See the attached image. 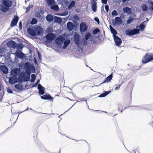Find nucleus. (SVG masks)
<instances>
[{
	"label": "nucleus",
	"mask_w": 153,
	"mask_h": 153,
	"mask_svg": "<svg viewBox=\"0 0 153 153\" xmlns=\"http://www.w3.org/2000/svg\"><path fill=\"white\" fill-rule=\"evenodd\" d=\"M3 4L4 6H1L0 9L4 12H6L11 6L12 2L10 0H3Z\"/></svg>",
	"instance_id": "nucleus-1"
},
{
	"label": "nucleus",
	"mask_w": 153,
	"mask_h": 153,
	"mask_svg": "<svg viewBox=\"0 0 153 153\" xmlns=\"http://www.w3.org/2000/svg\"><path fill=\"white\" fill-rule=\"evenodd\" d=\"M153 59V55L151 53H147L142 59V62L146 64Z\"/></svg>",
	"instance_id": "nucleus-2"
},
{
	"label": "nucleus",
	"mask_w": 153,
	"mask_h": 153,
	"mask_svg": "<svg viewBox=\"0 0 153 153\" xmlns=\"http://www.w3.org/2000/svg\"><path fill=\"white\" fill-rule=\"evenodd\" d=\"M139 31L140 30L137 28L132 30H126L125 33L127 35L131 36L138 34L139 33Z\"/></svg>",
	"instance_id": "nucleus-3"
},
{
	"label": "nucleus",
	"mask_w": 153,
	"mask_h": 153,
	"mask_svg": "<svg viewBox=\"0 0 153 153\" xmlns=\"http://www.w3.org/2000/svg\"><path fill=\"white\" fill-rule=\"evenodd\" d=\"M65 39L62 35H59L55 39V44L58 46L61 45L63 43Z\"/></svg>",
	"instance_id": "nucleus-4"
},
{
	"label": "nucleus",
	"mask_w": 153,
	"mask_h": 153,
	"mask_svg": "<svg viewBox=\"0 0 153 153\" xmlns=\"http://www.w3.org/2000/svg\"><path fill=\"white\" fill-rule=\"evenodd\" d=\"M13 54L15 55L16 57L20 58L22 59H23L24 57L25 56V54L19 50H17Z\"/></svg>",
	"instance_id": "nucleus-5"
},
{
	"label": "nucleus",
	"mask_w": 153,
	"mask_h": 153,
	"mask_svg": "<svg viewBox=\"0 0 153 153\" xmlns=\"http://www.w3.org/2000/svg\"><path fill=\"white\" fill-rule=\"evenodd\" d=\"M73 37L75 44L78 46L80 44V36L78 34L76 33L74 34Z\"/></svg>",
	"instance_id": "nucleus-6"
},
{
	"label": "nucleus",
	"mask_w": 153,
	"mask_h": 153,
	"mask_svg": "<svg viewBox=\"0 0 153 153\" xmlns=\"http://www.w3.org/2000/svg\"><path fill=\"white\" fill-rule=\"evenodd\" d=\"M112 22L114 25H120L122 24L123 23V22L120 17H116L115 18V19Z\"/></svg>",
	"instance_id": "nucleus-7"
},
{
	"label": "nucleus",
	"mask_w": 153,
	"mask_h": 153,
	"mask_svg": "<svg viewBox=\"0 0 153 153\" xmlns=\"http://www.w3.org/2000/svg\"><path fill=\"white\" fill-rule=\"evenodd\" d=\"M88 28V27L85 22H82L80 25V30L81 32L85 31Z\"/></svg>",
	"instance_id": "nucleus-8"
},
{
	"label": "nucleus",
	"mask_w": 153,
	"mask_h": 153,
	"mask_svg": "<svg viewBox=\"0 0 153 153\" xmlns=\"http://www.w3.org/2000/svg\"><path fill=\"white\" fill-rule=\"evenodd\" d=\"M20 71V69L19 68H16L13 69L11 71V74L13 76H17Z\"/></svg>",
	"instance_id": "nucleus-9"
},
{
	"label": "nucleus",
	"mask_w": 153,
	"mask_h": 153,
	"mask_svg": "<svg viewBox=\"0 0 153 153\" xmlns=\"http://www.w3.org/2000/svg\"><path fill=\"white\" fill-rule=\"evenodd\" d=\"M45 37L47 40L49 41H52L55 38L56 35L54 34L51 33L47 34Z\"/></svg>",
	"instance_id": "nucleus-10"
},
{
	"label": "nucleus",
	"mask_w": 153,
	"mask_h": 153,
	"mask_svg": "<svg viewBox=\"0 0 153 153\" xmlns=\"http://www.w3.org/2000/svg\"><path fill=\"white\" fill-rule=\"evenodd\" d=\"M19 18L17 16H15L13 19L12 20L11 24L10 26L13 27L16 25L17 24Z\"/></svg>",
	"instance_id": "nucleus-11"
},
{
	"label": "nucleus",
	"mask_w": 153,
	"mask_h": 153,
	"mask_svg": "<svg viewBox=\"0 0 153 153\" xmlns=\"http://www.w3.org/2000/svg\"><path fill=\"white\" fill-rule=\"evenodd\" d=\"M114 38L116 45L117 46H119L120 44L122 43L121 39L117 36H115Z\"/></svg>",
	"instance_id": "nucleus-12"
},
{
	"label": "nucleus",
	"mask_w": 153,
	"mask_h": 153,
	"mask_svg": "<svg viewBox=\"0 0 153 153\" xmlns=\"http://www.w3.org/2000/svg\"><path fill=\"white\" fill-rule=\"evenodd\" d=\"M38 88L39 89V93L41 95H43L45 93V88L43 87L40 84H38Z\"/></svg>",
	"instance_id": "nucleus-13"
},
{
	"label": "nucleus",
	"mask_w": 153,
	"mask_h": 153,
	"mask_svg": "<svg viewBox=\"0 0 153 153\" xmlns=\"http://www.w3.org/2000/svg\"><path fill=\"white\" fill-rule=\"evenodd\" d=\"M41 97L43 99L49 100L51 101H53V98L49 94L41 96Z\"/></svg>",
	"instance_id": "nucleus-14"
},
{
	"label": "nucleus",
	"mask_w": 153,
	"mask_h": 153,
	"mask_svg": "<svg viewBox=\"0 0 153 153\" xmlns=\"http://www.w3.org/2000/svg\"><path fill=\"white\" fill-rule=\"evenodd\" d=\"M28 33L33 36H35L36 35V32L32 28L29 27L27 29Z\"/></svg>",
	"instance_id": "nucleus-15"
},
{
	"label": "nucleus",
	"mask_w": 153,
	"mask_h": 153,
	"mask_svg": "<svg viewBox=\"0 0 153 153\" xmlns=\"http://www.w3.org/2000/svg\"><path fill=\"white\" fill-rule=\"evenodd\" d=\"M0 68L1 71L5 74H7L8 73V68L5 65H1Z\"/></svg>",
	"instance_id": "nucleus-16"
},
{
	"label": "nucleus",
	"mask_w": 153,
	"mask_h": 153,
	"mask_svg": "<svg viewBox=\"0 0 153 153\" xmlns=\"http://www.w3.org/2000/svg\"><path fill=\"white\" fill-rule=\"evenodd\" d=\"M70 42V40L68 39H67L63 42L64 45H63L62 48L63 49H66L68 45H69V43Z\"/></svg>",
	"instance_id": "nucleus-17"
},
{
	"label": "nucleus",
	"mask_w": 153,
	"mask_h": 153,
	"mask_svg": "<svg viewBox=\"0 0 153 153\" xmlns=\"http://www.w3.org/2000/svg\"><path fill=\"white\" fill-rule=\"evenodd\" d=\"M113 77L112 74H111L110 75L106 78L105 80L102 83H101L100 85L104 83L108 82H110L111 80L112 79Z\"/></svg>",
	"instance_id": "nucleus-18"
},
{
	"label": "nucleus",
	"mask_w": 153,
	"mask_h": 153,
	"mask_svg": "<svg viewBox=\"0 0 153 153\" xmlns=\"http://www.w3.org/2000/svg\"><path fill=\"white\" fill-rule=\"evenodd\" d=\"M7 45L11 48H14L16 47V43L15 42L11 41L8 43Z\"/></svg>",
	"instance_id": "nucleus-19"
},
{
	"label": "nucleus",
	"mask_w": 153,
	"mask_h": 153,
	"mask_svg": "<svg viewBox=\"0 0 153 153\" xmlns=\"http://www.w3.org/2000/svg\"><path fill=\"white\" fill-rule=\"evenodd\" d=\"M67 26L68 29L70 30H72L74 28V25L71 22H68L67 24Z\"/></svg>",
	"instance_id": "nucleus-20"
},
{
	"label": "nucleus",
	"mask_w": 153,
	"mask_h": 153,
	"mask_svg": "<svg viewBox=\"0 0 153 153\" xmlns=\"http://www.w3.org/2000/svg\"><path fill=\"white\" fill-rule=\"evenodd\" d=\"M109 27L110 29L111 32L113 34V37H114L115 36H116V34L117 33L116 30L111 25H110Z\"/></svg>",
	"instance_id": "nucleus-21"
},
{
	"label": "nucleus",
	"mask_w": 153,
	"mask_h": 153,
	"mask_svg": "<svg viewBox=\"0 0 153 153\" xmlns=\"http://www.w3.org/2000/svg\"><path fill=\"white\" fill-rule=\"evenodd\" d=\"M123 10L125 13H127L128 14H129L131 13V9L128 7H123Z\"/></svg>",
	"instance_id": "nucleus-22"
},
{
	"label": "nucleus",
	"mask_w": 153,
	"mask_h": 153,
	"mask_svg": "<svg viewBox=\"0 0 153 153\" xmlns=\"http://www.w3.org/2000/svg\"><path fill=\"white\" fill-rule=\"evenodd\" d=\"M53 16L51 14H48L46 17V19L48 22H51L53 20Z\"/></svg>",
	"instance_id": "nucleus-23"
},
{
	"label": "nucleus",
	"mask_w": 153,
	"mask_h": 153,
	"mask_svg": "<svg viewBox=\"0 0 153 153\" xmlns=\"http://www.w3.org/2000/svg\"><path fill=\"white\" fill-rule=\"evenodd\" d=\"M136 28L137 29L139 27L141 31H143L144 30V28H145V25H144V23H141L139 26L138 25L136 27Z\"/></svg>",
	"instance_id": "nucleus-24"
},
{
	"label": "nucleus",
	"mask_w": 153,
	"mask_h": 153,
	"mask_svg": "<svg viewBox=\"0 0 153 153\" xmlns=\"http://www.w3.org/2000/svg\"><path fill=\"white\" fill-rule=\"evenodd\" d=\"M30 74L28 72H27V76L26 77L25 76V74H24V75H23L22 76V77L24 79V80L25 81H28L29 79L30 78Z\"/></svg>",
	"instance_id": "nucleus-25"
},
{
	"label": "nucleus",
	"mask_w": 153,
	"mask_h": 153,
	"mask_svg": "<svg viewBox=\"0 0 153 153\" xmlns=\"http://www.w3.org/2000/svg\"><path fill=\"white\" fill-rule=\"evenodd\" d=\"M46 1L49 6H51L55 4V1L54 0H46Z\"/></svg>",
	"instance_id": "nucleus-26"
},
{
	"label": "nucleus",
	"mask_w": 153,
	"mask_h": 153,
	"mask_svg": "<svg viewBox=\"0 0 153 153\" xmlns=\"http://www.w3.org/2000/svg\"><path fill=\"white\" fill-rule=\"evenodd\" d=\"M16 80L15 78L13 77H10L9 79V82L10 83L13 84L16 82Z\"/></svg>",
	"instance_id": "nucleus-27"
},
{
	"label": "nucleus",
	"mask_w": 153,
	"mask_h": 153,
	"mask_svg": "<svg viewBox=\"0 0 153 153\" xmlns=\"http://www.w3.org/2000/svg\"><path fill=\"white\" fill-rule=\"evenodd\" d=\"M111 92V91H105V92L101 94L99 96L100 97H105L109 94Z\"/></svg>",
	"instance_id": "nucleus-28"
},
{
	"label": "nucleus",
	"mask_w": 153,
	"mask_h": 153,
	"mask_svg": "<svg viewBox=\"0 0 153 153\" xmlns=\"http://www.w3.org/2000/svg\"><path fill=\"white\" fill-rule=\"evenodd\" d=\"M91 7L93 11L95 12L97 10V6L96 5V3L94 1L93 3L92 4Z\"/></svg>",
	"instance_id": "nucleus-29"
},
{
	"label": "nucleus",
	"mask_w": 153,
	"mask_h": 153,
	"mask_svg": "<svg viewBox=\"0 0 153 153\" xmlns=\"http://www.w3.org/2000/svg\"><path fill=\"white\" fill-rule=\"evenodd\" d=\"M92 37V36L90 33H86L85 36V39L87 40L90 38Z\"/></svg>",
	"instance_id": "nucleus-30"
},
{
	"label": "nucleus",
	"mask_w": 153,
	"mask_h": 153,
	"mask_svg": "<svg viewBox=\"0 0 153 153\" xmlns=\"http://www.w3.org/2000/svg\"><path fill=\"white\" fill-rule=\"evenodd\" d=\"M141 9L143 11H147L148 9V7L145 4L141 5Z\"/></svg>",
	"instance_id": "nucleus-31"
},
{
	"label": "nucleus",
	"mask_w": 153,
	"mask_h": 153,
	"mask_svg": "<svg viewBox=\"0 0 153 153\" xmlns=\"http://www.w3.org/2000/svg\"><path fill=\"white\" fill-rule=\"evenodd\" d=\"M134 20L133 17L131 16H130L128 19L126 20V22L128 24H130Z\"/></svg>",
	"instance_id": "nucleus-32"
},
{
	"label": "nucleus",
	"mask_w": 153,
	"mask_h": 153,
	"mask_svg": "<svg viewBox=\"0 0 153 153\" xmlns=\"http://www.w3.org/2000/svg\"><path fill=\"white\" fill-rule=\"evenodd\" d=\"M24 68L25 69L29 70L30 69V66L29 62H26L24 65Z\"/></svg>",
	"instance_id": "nucleus-33"
},
{
	"label": "nucleus",
	"mask_w": 153,
	"mask_h": 153,
	"mask_svg": "<svg viewBox=\"0 0 153 153\" xmlns=\"http://www.w3.org/2000/svg\"><path fill=\"white\" fill-rule=\"evenodd\" d=\"M51 8L52 10H53L56 11H58L59 10L58 6L57 5H54L51 6Z\"/></svg>",
	"instance_id": "nucleus-34"
},
{
	"label": "nucleus",
	"mask_w": 153,
	"mask_h": 153,
	"mask_svg": "<svg viewBox=\"0 0 153 153\" xmlns=\"http://www.w3.org/2000/svg\"><path fill=\"white\" fill-rule=\"evenodd\" d=\"M75 2L74 1H72L68 6V9L70 10L75 5Z\"/></svg>",
	"instance_id": "nucleus-35"
},
{
	"label": "nucleus",
	"mask_w": 153,
	"mask_h": 153,
	"mask_svg": "<svg viewBox=\"0 0 153 153\" xmlns=\"http://www.w3.org/2000/svg\"><path fill=\"white\" fill-rule=\"evenodd\" d=\"M15 87L16 89L21 90L22 88V85L20 84H16L15 85Z\"/></svg>",
	"instance_id": "nucleus-36"
},
{
	"label": "nucleus",
	"mask_w": 153,
	"mask_h": 153,
	"mask_svg": "<svg viewBox=\"0 0 153 153\" xmlns=\"http://www.w3.org/2000/svg\"><path fill=\"white\" fill-rule=\"evenodd\" d=\"M37 21L36 19L33 18L31 21L30 22V23L31 25H35L37 23Z\"/></svg>",
	"instance_id": "nucleus-37"
},
{
	"label": "nucleus",
	"mask_w": 153,
	"mask_h": 153,
	"mask_svg": "<svg viewBox=\"0 0 153 153\" xmlns=\"http://www.w3.org/2000/svg\"><path fill=\"white\" fill-rule=\"evenodd\" d=\"M31 79H30V82H34L36 79V75L34 74H32L31 75Z\"/></svg>",
	"instance_id": "nucleus-38"
},
{
	"label": "nucleus",
	"mask_w": 153,
	"mask_h": 153,
	"mask_svg": "<svg viewBox=\"0 0 153 153\" xmlns=\"http://www.w3.org/2000/svg\"><path fill=\"white\" fill-rule=\"evenodd\" d=\"M111 14L113 16H117L118 13L116 10H114L112 11Z\"/></svg>",
	"instance_id": "nucleus-39"
},
{
	"label": "nucleus",
	"mask_w": 153,
	"mask_h": 153,
	"mask_svg": "<svg viewBox=\"0 0 153 153\" xmlns=\"http://www.w3.org/2000/svg\"><path fill=\"white\" fill-rule=\"evenodd\" d=\"M100 31L98 29H96L93 30V33L94 34H96L98 33Z\"/></svg>",
	"instance_id": "nucleus-40"
},
{
	"label": "nucleus",
	"mask_w": 153,
	"mask_h": 153,
	"mask_svg": "<svg viewBox=\"0 0 153 153\" xmlns=\"http://www.w3.org/2000/svg\"><path fill=\"white\" fill-rule=\"evenodd\" d=\"M151 6L149 7V9L150 10H153V2L151 1L150 3Z\"/></svg>",
	"instance_id": "nucleus-41"
},
{
	"label": "nucleus",
	"mask_w": 153,
	"mask_h": 153,
	"mask_svg": "<svg viewBox=\"0 0 153 153\" xmlns=\"http://www.w3.org/2000/svg\"><path fill=\"white\" fill-rule=\"evenodd\" d=\"M74 18L76 20H79V18L77 15H75L74 16Z\"/></svg>",
	"instance_id": "nucleus-42"
},
{
	"label": "nucleus",
	"mask_w": 153,
	"mask_h": 153,
	"mask_svg": "<svg viewBox=\"0 0 153 153\" xmlns=\"http://www.w3.org/2000/svg\"><path fill=\"white\" fill-rule=\"evenodd\" d=\"M87 40H83V41H82V44H83V45H85L87 44Z\"/></svg>",
	"instance_id": "nucleus-43"
},
{
	"label": "nucleus",
	"mask_w": 153,
	"mask_h": 153,
	"mask_svg": "<svg viewBox=\"0 0 153 153\" xmlns=\"http://www.w3.org/2000/svg\"><path fill=\"white\" fill-rule=\"evenodd\" d=\"M94 19L95 21L97 22L98 24H99L100 23V21L99 20V19L97 17H96L94 18Z\"/></svg>",
	"instance_id": "nucleus-44"
},
{
	"label": "nucleus",
	"mask_w": 153,
	"mask_h": 153,
	"mask_svg": "<svg viewBox=\"0 0 153 153\" xmlns=\"http://www.w3.org/2000/svg\"><path fill=\"white\" fill-rule=\"evenodd\" d=\"M105 9L107 12H108L109 10V6L108 5H106L105 6Z\"/></svg>",
	"instance_id": "nucleus-45"
},
{
	"label": "nucleus",
	"mask_w": 153,
	"mask_h": 153,
	"mask_svg": "<svg viewBox=\"0 0 153 153\" xmlns=\"http://www.w3.org/2000/svg\"><path fill=\"white\" fill-rule=\"evenodd\" d=\"M39 82V80H38L35 84L33 86V87H36Z\"/></svg>",
	"instance_id": "nucleus-46"
},
{
	"label": "nucleus",
	"mask_w": 153,
	"mask_h": 153,
	"mask_svg": "<svg viewBox=\"0 0 153 153\" xmlns=\"http://www.w3.org/2000/svg\"><path fill=\"white\" fill-rule=\"evenodd\" d=\"M120 86L121 85L120 84H119L114 89L115 90H117L119 89L120 87Z\"/></svg>",
	"instance_id": "nucleus-47"
},
{
	"label": "nucleus",
	"mask_w": 153,
	"mask_h": 153,
	"mask_svg": "<svg viewBox=\"0 0 153 153\" xmlns=\"http://www.w3.org/2000/svg\"><path fill=\"white\" fill-rule=\"evenodd\" d=\"M101 2L102 4H106L107 0H101Z\"/></svg>",
	"instance_id": "nucleus-48"
},
{
	"label": "nucleus",
	"mask_w": 153,
	"mask_h": 153,
	"mask_svg": "<svg viewBox=\"0 0 153 153\" xmlns=\"http://www.w3.org/2000/svg\"><path fill=\"white\" fill-rule=\"evenodd\" d=\"M7 91L8 93H12V90L11 89H10L8 88L7 89Z\"/></svg>",
	"instance_id": "nucleus-49"
},
{
	"label": "nucleus",
	"mask_w": 153,
	"mask_h": 153,
	"mask_svg": "<svg viewBox=\"0 0 153 153\" xmlns=\"http://www.w3.org/2000/svg\"><path fill=\"white\" fill-rule=\"evenodd\" d=\"M30 10V8L29 7H27L26 8V12L27 13V12H29V10Z\"/></svg>",
	"instance_id": "nucleus-50"
},
{
	"label": "nucleus",
	"mask_w": 153,
	"mask_h": 153,
	"mask_svg": "<svg viewBox=\"0 0 153 153\" xmlns=\"http://www.w3.org/2000/svg\"><path fill=\"white\" fill-rule=\"evenodd\" d=\"M56 17V19H57V21H61V19L59 17Z\"/></svg>",
	"instance_id": "nucleus-51"
},
{
	"label": "nucleus",
	"mask_w": 153,
	"mask_h": 153,
	"mask_svg": "<svg viewBox=\"0 0 153 153\" xmlns=\"http://www.w3.org/2000/svg\"><path fill=\"white\" fill-rule=\"evenodd\" d=\"M19 28L21 27L22 28V23L21 22H20L19 23Z\"/></svg>",
	"instance_id": "nucleus-52"
},
{
	"label": "nucleus",
	"mask_w": 153,
	"mask_h": 153,
	"mask_svg": "<svg viewBox=\"0 0 153 153\" xmlns=\"http://www.w3.org/2000/svg\"><path fill=\"white\" fill-rule=\"evenodd\" d=\"M42 33V32L41 31L40 32L39 31H38L37 32V35H40L41 33Z\"/></svg>",
	"instance_id": "nucleus-53"
},
{
	"label": "nucleus",
	"mask_w": 153,
	"mask_h": 153,
	"mask_svg": "<svg viewBox=\"0 0 153 153\" xmlns=\"http://www.w3.org/2000/svg\"><path fill=\"white\" fill-rule=\"evenodd\" d=\"M129 0H122V2L123 3H125L127 1H128Z\"/></svg>",
	"instance_id": "nucleus-54"
},
{
	"label": "nucleus",
	"mask_w": 153,
	"mask_h": 153,
	"mask_svg": "<svg viewBox=\"0 0 153 153\" xmlns=\"http://www.w3.org/2000/svg\"><path fill=\"white\" fill-rule=\"evenodd\" d=\"M135 109H139V107H135Z\"/></svg>",
	"instance_id": "nucleus-55"
},
{
	"label": "nucleus",
	"mask_w": 153,
	"mask_h": 153,
	"mask_svg": "<svg viewBox=\"0 0 153 153\" xmlns=\"http://www.w3.org/2000/svg\"><path fill=\"white\" fill-rule=\"evenodd\" d=\"M117 0H114V2H116Z\"/></svg>",
	"instance_id": "nucleus-56"
},
{
	"label": "nucleus",
	"mask_w": 153,
	"mask_h": 153,
	"mask_svg": "<svg viewBox=\"0 0 153 153\" xmlns=\"http://www.w3.org/2000/svg\"><path fill=\"white\" fill-rule=\"evenodd\" d=\"M38 56H39V58H40V57L41 56V55H39V54H38Z\"/></svg>",
	"instance_id": "nucleus-57"
},
{
	"label": "nucleus",
	"mask_w": 153,
	"mask_h": 153,
	"mask_svg": "<svg viewBox=\"0 0 153 153\" xmlns=\"http://www.w3.org/2000/svg\"><path fill=\"white\" fill-rule=\"evenodd\" d=\"M122 112H123L122 110H121V113H122Z\"/></svg>",
	"instance_id": "nucleus-58"
},
{
	"label": "nucleus",
	"mask_w": 153,
	"mask_h": 153,
	"mask_svg": "<svg viewBox=\"0 0 153 153\" xmlns=\"http://www.w3.org/2000/svg\"><path fill=\"white\" fill-rule=\"evenodd\" d=\"M28 109V108H27V109L26 110H27Z\"/></svg>",
	"instance_id": "nucleus-59"
},
{
	"label": "nucleus",
	"mask_w": 153,
	"mask_h": 153,
	"mask_svg": "<svg viewBox=\"0 0 153 153\" xmlns=\"http://www.w3.org/2000/svg\"><path fill=\"white\" fill-rule=\"evenodd\" d=\"M85 101H86V103H87V101H86V100H85Z\"/></svg>",
	"instance_id": "nucleus-60"
},
{
	"label": "nucleus",
	"mask_w": 153,
	"mask_h": 153,
	"mask_svg": "<svg viewBox=\"0 0 153 153\" xmlns=\"http://www.w3.org/2000/svg\"><path fill=\"white\" fill-rule=\"evenodd\" d=\"M90 41H92V40H91V39L90 40Z\"/></svg>",
	"instance_id": "nucleus-61"
},
{
	"label": "nucleus",
	"mask_w": 153,
	"mask_h": 153,
	"mask_svg": "<svg viewBox=\"0 0 153 153\" xmlns=\"http://www.w3.org/2000/svg\"><path fill=\"white\" fill-rule=\"evenodd\" d=\"M30 110H32V109H31V108H30Z\"/></svg>",
	"instance_id": "nucleus-62"
}]
</instances>
